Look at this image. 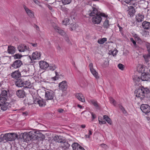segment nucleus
Masks as SVG:
<instances>
[{
  "instance_id": "nucleus-3",
  "label": "nucleus",
  "mask_w": 150,
  "mask_h": 150,
  "mask_svg": "<svg viewBox=\"0 0 150 150\" xmlns=\"http://www.w3.org/2000/svg\"><path fill=\"white\" fill-rule=\"evenodd\" d=\"M101 16L107 18V15L104 13H101L100 14L96 15L93 17L92 18V23L94 24H99L102 20Z\"/></svg>"
},
{
  "instance_id": "nucleus-11",
  "label": "nucleus",
  "mask_w": 150,
  "mask_h": 150,
  "mask_svg": "<svg viewBox=\"0 0 150 150\" xmlns=\"http://www.w3.org/2000/svg\"><path fill=\"white\" fill-rule=\"evenodd\" d=\"M22 64V62L21 60H16L11 65L10 68L17 69L20 67Z\"/></svg>"
},
{
  "instance_id": "nucleus-57",
  "label": "nucleus",
  "mask_w": 150,
  "mask_h": 150,
  "mask_svg": "<svg viewBox=\"0 0 150 150\" xmlns=\"http://www.w3.org/2000/svg\"><path fill=\"white\" fill-rule=\"evenodd\" d=\"M121 110L124 114H126L127 113V111L125 110V108L123 107L122 109H121Z\"/></svg>"
},
{
  "instance_id": "nucleus-55",
  "label": "nucleus",
  "mask_w": 150,
  "mask_h": 150,
  "mask_svg": "<svg viewBox=\"0 0 150 150\" xmlns=\"http://www.w3.org/2000/svg\"><path fill=\"white\" fill-rule=\"evenodd\" d=\"M8 59V57L7 56H4L2 58V60H6L7 59Z\"/></svg>"
},
{
  "instance_id": "nucleus-10",
  "label": "nucleus",
  "mask_w": 150,
  "mask_h": 150,
  "mask_svg": "<svg viewBox=\"0 0 150 150\" xmlns=\"http://www.w3.org/2000/svg\"><path fill=\"white\" fill-rule=\"evenodd\" d=\"M140 109L146 114H147L150 112V106L147 104L142 105L140 106Z\"/></svg>"
},
{
  "instance_id": "nucleus-60",
  "label": "nucleus",
  "mask_w": 150,
  "mask_h": 150,
  "mask_svg": "<svg viewBox=\"0 0 150 150\" xmlns=\"http://www.w3.org/2000/svg\"><path fill=\"white\" fill-rule=\"evenodd\" d=\"M92 115V118L93 119H94L96 117L95 116V115L94 114H93V112L91 113Z\"/></svg>"
},
{
  "instance_id": "nucleus-4",
  "label": "nucleus",
  "mask_w": 150,
  "mask_h": 150,
  "mask_svg": "<svg viewBox=\"0 0 150 150\" xmlns=\"http://www.w3.org/2000/svg\"><path fill=\"white\" fill-rule=\"evenodd\" d=\"M18 135L14 133H9L5 134L3 136L4 140L6 141H11L18 138Z\"/></svg>"
},
{
  "instance_id": "nucleus-44",
  "label": "nucleus",
  "mask_w": 150,
  "mask_h": 150,
  "mask_svg": "<svg viewBox=\"0 0 150 150\" xmlns=\"http://www.w3.org/2000/svg\"><path fill=\"white\" fill-rule=\"evenodd\" d=\"M13 57L15 59H20L22 57V56L20 55L19 54H17L13 55Z\"/></svg>"
},
{
  "instance_id": "nucleus-28",
  "label": "nucleus",
  "mask_w": 150,
  "mask_h": 150,
  "mask_svg": "<svg viewBox=\"0 0 150 150\" xmlns=\"http://www.w3.org/2000/svg\"><path fill=\"white\" fill-rule=\"evenodd\" d=\"M53 140L56 142L61 143L64 139H62V137L60 136H55L53 137Z\"/></svg>"
},
{
  "instance_id": "nucleus-43",
  "label": "nucleus",
  "mask_w": 150,
  "mask_h": 150,
  "mask_svg": "<svg viewBox=\"0 0 150 150\" xmlns=\"http://www.w3.org/2000/svg\"><path fill=\"white\" fill-rule=\"evenodd\" d=\"M1 107V110H3L4 111H5L6 110L7 108V106L6 105V103L2 105L1 106H0Z\"/></svg>"
},
{
  "instance_id": "nucleus-53",
  "label": "nucleus",
  "mask_w": 150,
  "mask_h": 150,
  "mask_svg": "<svg viewBox=\"0 0 150 150\" xmlns=\"http://www.w3.org/2000/svg\"><path fill=\"white\" fill-rule=\"evenodd\" d=\"M30 44L34 47H36L38 46V44L36 43H31Z\"/></svg>"
},
{
  "instance_id": "nucleus-56",
  "label": "nucleus",
  "mask_w": 150,
  "mask_h": 150,
  "mask_svg": "<svg viewBox=\"0 0 150 150\" xmlns=\"http://www.w3.org/2000/svg\"><path fill=\"white\" fill-rule=\"evenodd\" d=\"M103 119H105L106 121L108 119V118L109 117L106 115H104L103 116Z\"/></svg>"
},
{
  "instance_id": "nucleus-19",
  "label": "nucleus",
  "mask_w": 150,
  "mask_h": 150,
  "mask_svg": "<svg viewBox=\"0 0 150 150\" xmlns=\"http://www.w3.org/2000/svg\"><path fill=\"white\" fill-rule=\"evenodd\" d=\"M16 94L19 98H23L25 96V92L23 90H18L16 92Z\"/></svg>"
},
{
  "instance_id": "nucleus-51",
  "label": "nucleus",
  "mask_w": 150,
  "mask_h": 150,
  "mask_svg": "<svg viewBox=\"0 0 150 150\" xmlns=\"http://www.w3.org/2000/svg\"><path fill=\"white\" fill-rule=\"evenodd\" d=\"M106 121L110 125H112V122L111 121L110 119V118H108V119H107V120H106Z\"/></svg>"
},
{
  "instance_id": "nucleus-48",
  "label": "nucleus",
  "mask_w": 150,
  "mask_h": 150,
  "mask_svg": "<svg viewBox=\"0 0 150 150\" xmlns=\"http://www.w3.org/2000/svg\"><path fill=\"white\" fill-rule=\"evenodd\" d=\"M130 41L133 43L134 46L135 47H136V42L134 40V39L132 38H130Z\"/></svg>"
},
{
  "instance_id": "nucleus-14",
  "label": "nucleus",
  "mask_w": 150,
  "mask_h": 150,
  "mask_svg": "<svg viewBox=\"0 0 150 150\" xmlns=\"http://www.w3.org/2000/svg\"><path fill=\"white\" fill-rule=\"evenodd\" d=\"M40 68L42 69H46L49 67V64L46 62L42 61L39 62Z\"/></svg>"
},
{
  "instance_id": "nucleus-21",
  "label": "nucleus",
  "mask_w": 150,
  "mask_h": 150,
  "mask_svg": "<svg viewBox=\"0 0 150 150\" xmlns=\"http://www.w3.org/2000/svg\"><path fill=\"white\" fill-rule=\"evenodd\" d=\"M41 53L38 51L34 52L32 54V58L33 59H39L41 56Z\"/></svg>"
},
{
  "instance_id": "nucleus-63",
  "label": "nucleus",
  "mask_w": 150,
  "mask_h": 150,
  "mask_svg": "<svg viewBox=\"0 0 150 150\" xmlns=\"http://www.w3.org/2000/svg\"><path fill=\"white\" fill-rule=\"evenodd\" d=\"M92 132L91 131V130H89V133H88V135H89V136H90V135H92Z\"/></svg>"
},
{
  "instance_id": "nucleus-27",
  "label": "nucleus",
  "mask_w": 150,
  "mask_h": 150,
  "mask_svg": "<svg viewBox=\"0 0 150 150\" xmlns=\"http://www.w3.org/2000/svg\"><path fill=\"white\" fill-rule=\"evenodd\" d=\"M54 29L56 32L59 33L62 36H63L65 35V32L57 26L55 27Z\"/></svg>"
},
{
  "instance_id": "nucleus-36",
  "label": "nucleus",
  "mask_w": 150,
  "mask_h": 150,
  "mask_svg": "<svg viewBox=\"0 0 150 150\" xmlns=\"http://www.w3.org/2000/svg\"><path fill=\"white\" fill-rule=\"evenodd\" d=\"M107 38H103L102 39H99L98 40V42L100 44H103L107 41Z\"/></svg>"
},
{
  "instance_id": "nucleus-38",
  "label": "nucleus",
  "mask_w": 150,
  "mask_h": 150,
  "mask_svg": "<svg viewBox=\"0 0 150 150\" xmlns=\"http://www.w3.org/2000/svg\"><path fill=\"white\" fill-rule=\"evenodd\" d=\"M62 4L64 5L69 4L71 1V0H62Z\"/></svg>"
},
{
  "instance_id": "nucleus-5",
  "label": "nucleus",
  "mask_w": 150,
  "mask_h": 150,
  "mask_svg": "<svg viewBox=\"0 0 150 150\" xmlns=\"http://www.w3.org/2000/svg\"><path fill=\"white\" fill-rule=\"evenodd\" d=\"M34 103L35 104H39L40 106L43 107L46 104L44 100L40 98H37L36 97H33Z\"/></svg>"
},
{
  "instance_id": "nucleus-15",
  "label": "nucleus",
  "mask_w": 150,
  "mask_h": 150,
  "mask_svg": "<svg viewBox=\"0 0 150 150\" xmlns=\"http://www.w3.org/2000/svg\"><path fill=\"white\" fill-rule=\"evenodd\" d=\"M72 147L73 150H85L83 147L76 143H73Z\"/></svg>"
},
{
  "instance_id": "nucleus-64",
  "label": "nucleus",
  "mask_w": 150,
  "mask_h": 150,
  "mask_svg": "<svg viewBox=\"0 0 150 150\" xmlns=\"http://www.w3.org/2000/svg\"><path fill=\"white\" fill-rule=\"evenodd\" d=\"M86 127V125H82L81 126V127L82 128H84Z\"/></svg>"
},
{
  "instance_id": "nucleus-23",
  "label": "nucleus",
  "mask_w": 150,
  "mask_h": 150,
  "mask_svg": "<svg viewBox=\"0 0 150 150\" xmlns=\"http://www.w3.org/2000/svg\"><path fill=\"white\" fill-rule=\"evenodd\" d=\"M76 96L79 101L83 102L85 101L84 97L82 94L80 93H77L76 95Z\"/></svg>"
},
{
  "instance_id": "nucleus-49",
  "label": "nucleus",
  "mask_w": 150,
  "mask_h": 150,
  "mask_svg": "<svg viewBox=\"0 0 150 150\" xmlns=\"http://www.w3.org/2000/svg\"><path fill=\"white\" fill-rule=\"evenodd\" d=\"M65 40H66V41L69 43H70V41L69 39V38L67 37V35H65Z\"/></svg>"
},
{
  "instance_id": "nucleus-52",
  "label": "nucleus",
  "mask_w": 150,
  "mask_h": 150,
  "mask_svg": "<svg viewBox=\"0 0 150 150\" xmlns=\"http://www.w3.org/2000/svg\"><path fill=\"white\" fill-rule=\"evenodd\" d=\"M89 67L90 70L93 69V65L92 63H91L89 65Z\"/></svg>"
},
{
  "instance_id": "nucleus-17",
  "label": "nucleus",
  "mask_w": 150,
  "mask_h": 150,
  "mask_svg": "<svg viewBox=\"0 0 150 150\" xmlns=\"http://www.w3.org/2000/svg\"><path fill=\"white\" fill-rule=\"evenodd\" d=\"M23 8L26 13L31 18H33L34 17V13L32 11L30 10L25 6H24Z\"/></svg>"
},
{
  "instance_id": "nucleus-22",
  "label": "nucleus",
  "mask_w": 150,
  "mask_h": 150,
  "mask_svg": "<svg viewBox=\"0 0 150 150\" xmlns=\"http://www.w3.org/2000/svg\"><path fill=\"white\" fill-rule=\"evenodd\" d=\"M11 76L13 78L16 79L21 76V74L18 71H16L11 73Z\"/></svg>"
},
{
  "instance_id": "nucleus-13",
  "label": "nucleus",
  "mask_w": 150,
  "mask_h": 150,
  "mask_svg": "<svg viewBox=\"0 0 150 150\" xmlns=\"http://www.w3.org/2000/svg\"><path fill=\"white\" fill-rule=\"evenodd\" d=\"M92 10L89 12V15L90 16H93L96 15L100 14L102 13L98 12L97 9L94 7L92 8Z\"/></svg>"
},
{
  "instance_id": "nucleus-25",
  "label": "nucleus",
  "mask_w": 150,
  "mask_h": 150,
  "mask_svg": "<svg viewBox=\"0 0 150 150\" xmlns=\"http://www.w3.org/2000/svg\"><path fill=\"white\" fill-rule=\"evenodd\" d=\"M23 81L21 79H17L16 81L15 84L16 86L18 87H22L24 86Z\"/></svg>"
},
{
  "instance_id": "nucleus-47",
  "label": "nucleus",
  "mask_w": 150,
  "mask_h": 150,
  "mask_svg": "<svg viewBox=\"0 0 150 150\" xmlns=\"http://www.w3.org/2000/svg\"><path fill=\"white\" fill-rule=\"evenodd\" d=\"M55 74H56V76L55 77H53L52 78V79H54V80H56V79H58L59 77L58 76L59 75V74L57 72L55 71Z\"/></svg>"
},
{
  "instance_id": "nucleus-41",
  "label": "nucleus",
  "mask_w": 150,
  "mask_h": 150,
  "mask_svg": "<svg viewBox=\"0 0 150 150\" xmlns=\"http://www.w3.org/2000/svg\"><path fill=\"white\" fill-rule=\"evenodd\" d=\"M69 20L68 19H65L62 22L63 24L65 25H67L69 24Z\"/></svg>"
},
{
  "instance_id": "nucleus-16",
  "label": "nucleus",
  "mask_w": 150,
  "mask_h": 150,
  "mask_svg": "<svg viewBox=\"0 0 150 150\" xmlns=\"http://www.w3.org/2000/svg\"><path fill=\"white\" fill-rule=\"evenodd\" d=\"M142 26L144 29L146 30H150V22L146 21H143L142 24Z\"/></svg>"
},
{
  "instance_id": "nucleus-24",
  "label": "nucleus",
  "mask_w": 150,
  "mask_h": 150,
  "mask_svg": "<svg viewBox=\"0 0 150 150\" xmlns=\"http://www.w3.org/2000/svg\"><path fill=\"white\" fill-rule=\"evenodd\" d=\"M144 16L142 14L139 13L136 16V21L137 22L139 23L143 21Z\"/></svg>"
},
{
  "instance_id": "nucleus-18",
  "label": "nucleus",
  "mask_w": 150,
  "mask_h": 150,
  "mask_svg": "<svg viewBox=\"0 0 150 150\" xmlns=\"http://www.w3.org/2000/svg\"><path fill=\"white\" fill-rule=\"evenodd\" d=\"M128 9L127 11L130 16L132 17L134 16L135 12L134 8L132 6H130L128 7Z\"/></svg>"
},
{
  "instance_id": "nucleus-54",
  "label": "nucleus",
  "mask_w": 150,
  "mask_h": 150,
  "mask_svg": "<svg viewBox=\"0 0 150 150\" xmlns=\"http://www.w3.org/2000/svg\"><path fill=\"white\" fill-rule=\"evenodd\" d=\"M28 71L29 70L28 69L27 70L24 69L22 71V73H23V74L26 73H27L28 72Z\"/></svg>"
},
{
  "instance_id": "nucleus-20",
  "label": "nucleus",
  "mask_w": 150,
  "mask_h": 150,
  "mask_svg": "<svg viewBox=\"0 0 150 150\" xmlns=\"http://www.w3.org/2000/svg\"><path fill=\"white\" fill-rule=\"evenodd\" d=\"M28 48L26 45L23 44H21L18 47V51L21 52H24L28 50Z\"/></svg>"
},
{
  "instance_id": "nucleus-26",
  "label": "nucleus",
  "mask_w": 150,
  "mask_h": 150,
  "mask_svg": "<svg viewBox=\"0 0 150 150\" xmlns=\"http://www.w3.org/2000/svg\"><path fill=\"white\" fill-rule=\"evenodd\" d=\"M15 51V48L12 46H9L8 47L7 52L9 54H13Z\"/></svg>"
},
{
  "instance_id": "nucleus-40",
  "label": "nucleus",
  "mask_w": 150,
  "mask_h": 150,
  "mask_svg": "<svg viewBox=\"0 0 150 150\" xmlns=\"http://www.w3.org/2000/svg\"><path fill=\"white\" fill-rule=\"evenodd\" d=\"M110 100L111 103H112L114 106H116V101L112 97L110 98Z\"/></svg>"
},
{
  "instance_id": "nucleus-29",
  "label": "nucleus",
  "mask_w": 150,
  "mask_h": 150,
  "mask_svg": "<svg viewBox=\"0 0 150 150\" xmlns=\"http://www.w3.org/2000/svg\"><path fill=\"white\" fill-rule=\"evenodd\" d=\"M23 84H24V86H23L24 88H29L31 84V83L29 80L28 81H23Z\"/></svg>"
},
{
  "instance_id": "nucleus-45",
  "label": "nucleus",
  "mask_w": 150,
  "mask_h": 150,
  "mask_svg": "<svg viewBox=\"0 0 150 150\" xmlns=\"http://www.w3.org/2000/svg\"><path fill=\"white\" fill-rule=\"evenodd\" d=\"M76 25L75 24H71L70 25V28L71 30H74L76 28Z\"/></svg>"
},
{
  "instance_id": "nucleus-7",
  "label": "nucleus",
  "mask_w": 150,
  "mask_h": 150,
  "mask_svg": "<svg viewBox=\"0 0 150 150\" xmlns=\"http://www.w3.org/2000/svg\"><path fill=\"white\" fill-rule=\"evenodd\" d=\"M59 89L63 92L66 91L68 88L67 82L65 81H63L59 84Z\"/></svg>"
},
{
  "instance_id": "nucleus-32",
  "label": "nucleus",
  "mask_w": 150,
  "mask_h": 150,
  "mask_svg": "<svg viewBox=\"0 0 150 150\" xmlns=\"http://www.w3.org/2000/svg\"><path fill=\"white\" fill-rule=\"evenodd\" d=\"M91 102L93 105L97 109H99L100 107L97 101L94 100H90Z\"/></svg>"
},
{
  "instance_id": "nucleus-2",
  "label": "nucleus",
  "mask_w": 150,
  "mask_h": 150,
  "mask_svg": "<svg viewBox=\"0 0 150 150\" xmlns=\"http://www.w3.org/2000/svg\"><path fill=\"white\" fill-rule=\"evenodd\" d=\"M42 135L39 131H32L28 133L24 134L23 139L26 141H29L34 138L40 137Z\"/></svg>"
},
{
  "instance_id": "nucleus-35",
  "label": "nucleus",
  "mask_w": 150,
  "mask_h": 150,
  "mask_svg": "<svg viewBox=\"0 0 150 150\" xmlns=\"http://www.w3.org/2000/svg\"><path fill=\"white\" fill-rule=\"evenodd\" d=\"M6 100V99L5 97H0V106L5 104Z\"/></svg>"
},
{
  "instance_id": "nucleus-1",
  "label": "nucleus",
  "mask_w": 150,
  "mask_h": 150,
  "mask_svg": "<svg viewBox=\"0 0 150 150\" xmlns=\"http://www.w3.org/2000/svg\"><path fill=\"white\" fill-rule=\"evenodd\" d=\"M150 92V89L146 87L144 88L142 86L137 89L135 91V94L136 97L142 100H144L145 98V95L149 93Z\"/></svg>"
},
{
  "instance_id": "nucleus-46",
  "label": "nucleus",
  "mask_w": 150,
  "mask_h": 150,
  "mask_svg": "<svg viewBox=\"0 0 150 150\" xmlns=\"http://www.w3.org/2000/svg\"><path fill=\"white\" fill-rule=\"evenodd\" d=\"M124 65L121 64H119L118 65V67L119 68L122 70H123L124 69Z\"/></svg>"
},
{
  "instance_id": "nucleus-39",
  "label": "nucleus",
  "mask_w": 150,
  "mask_h": 150,
  "mask_svg": "<svg viewBox=\"0 0 150 150\" xmlns=\"http://www.w3.org/2000/svg\"><path fill=\"white\" fill-rule=\"evenodd\" d=\"M134 80L135 82H137L139 81L141 79V77L140 78L139 76H135L134 78Z\"/></svg>"
},
{
  "instance_id": "nucleus-6",
  "label": "nucleus",
  "mask_w": 150,
  "mask_h": 150,
  "mask_svg": "<svg viewBox=\"0 0 150 150\" xmlns=\"http://www.w3.org/2000/svg\"><path fill=\"white\" fill-rule=\"evenodd\" d=\"M70 145L65 139H64L59 145L60 150H66L68 149Z\"/></svg>"
},
{
  "instance_id": "nucleus-30",
  "label": "nucleus",
  "mask_w": 150,
  "mask_h": 150,
  "mask_svg": "<svg viewBox=\"0 0 150 150\" xmlns=\"http://www.w3.org/2000/svg\"><path fill=\"white\" fill-rule=\"evenodd\" d=\"M103 27L105 28H108L110 26L109 20L106 19L104 22L103 25Z\"/></svg>"
},
{
  "instance_id": "nucleus-62",
  "label": "nucleus",
  "mask_w": 150,
  "mask_h": 150,
  "mask_svg": "<svg viewBox=\"0 0 150 150\" xmlns=\"http://www.w3.org/2000/svg\"><path fill=\"white\" fill-rule=\"evenodd\" d=\"M35 28L37 30H39V28L38 25H35Z\"/></svg>"
},
{
  "instance_id": "nucleus-12",
  "label": "nucleus",
  "mask_w": 150,
  "mask_h": 150,
  "mask_svg": "<svg viewBox=\"0 0 150 150\" xmlns=\"http://www.w3.org/2000/svg\"><path fill=\"white\" fill-rule=\"evenodd\" d=\"M141 79L142 81H147L150 79V74L148 73H142L141 76Z\"/></svg>"
},
{
  "instance_id": "nucleus-42",
  "label": "nucleus",
  "mask_w": 150,
  "mask_h": 150,
  "mask_svg": "<svg viewBox=\"0 0 150 150\" xmlns=\"http://www.w3.org/2000/svg\"><path fill=\"white\" fill-rule=\"evenodd\" d=\"M61 9L62 11L66 13L68 12L69 11V9L68 8H66L64 6H61Z\"/></svg>"
},
{
  "instance_id": "nucleus-37",
  "label": "nucleus",
  "mask_w": 150,
  "mask_h": 150,
  "mask_svg": "<svg viewBox=\"0 0 150 150\" xmlns=\"http://www.w3.org/2000/svg\"><path fill=\"white\" fill-rule=\"evenodd\" d=\"M49 69L52 71H54L56 68V67L55 65L54 64H50V65H49L48 67Z\"/></svg>"
},
{
  "instance_id": "nucleus-9",
  "label": "nucleus",
  "mask_w": 150,
  "mask_h": 150,
  "mask_svg": "<svg viewBox=\"0 0 150 150\" xmlns=\"http://www.w3.org/2000/svg\"><path fill=\"white\" fill-rule=\"evenodd\" d=\"M54 95V93L51 90H48L45 91V98L47 100H51L52 99Z\"/></svg>"
},
{
  "instance_id": "nucleus-34",
  "label": "nucleus",
  "mask_w": 150,
  "mask_h": 150,
  "mask_svg": "<svg viewBox=\"0 0 150 150\" xmlns=\"http://www.w3.org/2000/svg\"><path fill=\"white\" fill-rule=\"evenodd\" d=\"M118 52L117 50L115 49L113 51H109L108 54L110 55H112L113 56L115 57L116 55Z\"/></svg>"
},
{
  "instance_id": "nucleus-33",
  "label": "nucleus",
  "mask_w": 150,
  "mask_h": 150,
  "mask_svg": "<svg viewBox=\"0 0 150 150\" xmlns=\"http://www.w3.org/2000/svg\"><path fill=\"white\" fill-rule=\"evenodd\" d=\"M7 91L5 90H2L1 93L0 97H5L6 98L7 96Z\"/></svg>"
},
{
  "instance_id": "nucleus-61",
  "label": "nucleus",
  "mask_w": 150,
  "mask_h": 150,
  "mask_svg": "<svg viewBox=\"0 0 150 150\" xmlns=\"http://www.w3.org/2000/svg\"><path fill=\"white\" fill-rule=\"evenodd\" d=\"M118 27H119V31L120 32H122V27L120 26L119 25H118Z\"/></svg>"
},
{
  "instance_id": "nucleus-59",
  "label": "nucleus",
  "mask_w": 150,
  "mask_h": 150,
  "mask_svg": "<svg viewBox=\"0 0 150 150\" xmlns=\"http://www.w3.org/2000/svg\"><path fill=\"white\" fill-rule=\"evenodd\" d=\"M127 4H129L132 0H123Z\"/></svg>"
},
{
  "instance_id": "nucleus-58",
  "label": "nucleus",
  "mask_w": 150,
  "mask_h": 150,
  "mask_svg": "<svg viewBox=\"0 0 150 150\" xmlns=\"http://www.w3.org/2000/svg\"><path fill=\"white\" fill-rule=\"evenodd\" d=\"M58 111L60 113H62L64 110L60 108L58 109Z\"/></svg>"
},
{
  "instance_id": "nucleus-8",
  "label": "nucleus",
  "mask_w": 150,
  "mask_h": 150,
  "mask_svg": "<svg viewBox=\"0 0 150 150\" xmlns=\"http://www.w3.org/2000/svg\"><path fill=\"white\" fill-rule=\"evenodd\" d=\"M146 46L148 53L144 55L143 57L144 58L145 61L146 62H148L149 61V59L150 58V44L148 42H147L146 43Z\"/></svg>"
},
{
  "instance_id": "nucleus-31",
  "label": "nucleus",
  "mask_w": 150,
  "mask_h": 150,
  "mask_svg": "<svg viewBox=\"0 0 150 150\" xmlns=\"http://www.w3.org/2000/svg\"><path fill=\"white\" fill-rule=\"evenodd\" d=\"M92 74L95 77V78L98 79L99 78L97 72L93 69L90 70Z\"/></svg>"
},
{
  "instance_id": "nucleus-50",
  "label": "nucleus",
  "mask_w": 150,
  "mask_h": 150,
  "mask_svg": "<svg viewBox=\"0 0 150 150\" xmlns=\"http://www.w3.org/2000/svg\"><path fill=\"white\" fill-rule=\"evenodd\" d=\"M98 121L99 122V123L100 124H104L106 123V122L104 120H100L99 119H98Z\"/></svg>"
}]
</instances>
